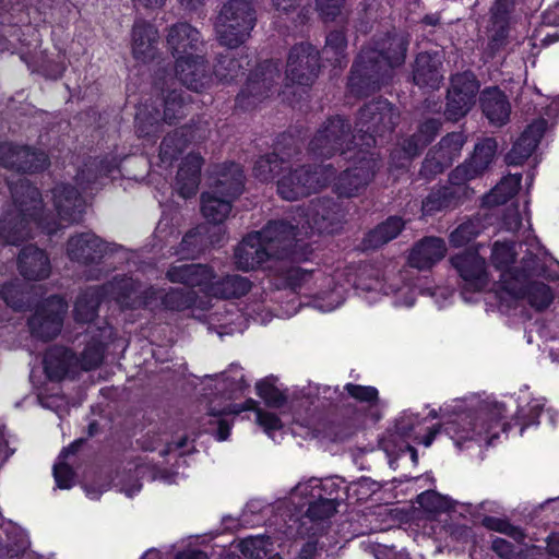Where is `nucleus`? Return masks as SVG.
Instances as JSON below:
<instances>
[{
	"instance_id": "nucleus-58",
	"label": "nucleus",
	"mask_w": 559,
	"mask_h": 559,
	"mask_svg": "<svg viewBox=\"0 0 559 559\" xmlns=\"http://www.w3.org/2000/svg\"><path fill=\"white\" fill-rule=\"evenodd\" d=\"M270 545L269 537L259 535L241 539L238 544V548L247 557L262 558L269 551Z\"/></svg>"
},
{
	"instance_id": "nucleus-39",
	"label": "nucleus",
	"mask_w": 559,
	"mask_h": 559,
	"mask_svg": "<svg viewBox=\"0 0 559 559\" xmlns=\"http://www.w3.org/2000/svg\"><path fill=\"white\" fill-rule=\"evenodd\" d=\"M44 369L50 380L59 381L71 371H75L74 354L62 347L47 350L44 357Z\"/></svg>"
},
{
	"instance_id": "nucleus-18",
	"label": "nucleus",
	"mask_w": 559,
	"mask_h": 559,
	"mask_svg": "<svg viewBox=\"0 0 559 559\" xmlns=\"http://www.w3.org/2000/svg\"><path fill=\"white\" fill-rule=\"evenodd\" d=\"M130 293L131 301H126L130 308H155L162 305L170 310H183L193 304V294L186 288H174L163 294L158 289L144 288L142 284L134 282V288H130Z\"/></svg>"
},
{
	"instance_id": "nucleus-10",
	"label": "nucleus",
	"mask_w": 559,
	"mask_h": 559,
	"mask_svg": "<svg viewBox=\"0 0 559 559\" xmlns=\"http://www.w3.org/2000/svg\"><path fill=\"white\" fill-rule=\"evenodd\" d=\"M255 21V11L248 1L225 2L215 22L218 41L228 48H237L249 38Z\"/></svg>"
},
{
	"instance_id": "nucleus-55",
	"label": "nucleus",
	"mask_w": 559,
	"mask_h": 559,
	"mask_svg": "<svg viewBox=\"0 0 559 559\" xmlns=\"http://www.w3.org/2000/svg\"><path fill=\"white\" fill-rule=\"evenodd\" d=\"M344 390L350 397L360 403L368 404L371 408L378 409L379 405L381 404L379 400V392L374 386L347 383L344 386ZM373 416L376 420L380 418V414L378 413Z\"/></svg>"
},
{
	"instance_id": "nucleus-28",
	"label": "nucleus",
	"mask_w": 559,
	"mask_h": 559,
	"mask_svg": "<svg viewBox=\"0 0 559 559\" xmlns=\"http://www.w3.org/2000/svg\"><path fill=\"white\" fill-rule=\"evenodd\" d=\"M175 72L183 85L195 92L209 88L214 82V76L201 52L192 58L175 61Z\"/></svg>"
},
{
	"instance_id": "nucleus-3",
	"label": "nucleus",
	"mask_w": 559,
	"mask_h": 559,
	"mask_svg": "<svg viewBox=\"0 0 559 559\" xmlns=\"http://www.w3.org/2000/svg\"><path fill=\"white\" fill-rule=\"evenodd\" d=\"M242 188L243 174L238 164L229 163L218 167L215 185L201 198L202 214L214 225L213 231L205 226L189 231L181 241L182 253L193 254L206 243L215 246L224 240L225 229L221 224L228 217L231 201L241 193Z\"/></svg>"
},
{
	"instance_id": "nucleus-16",
	"label": "nucleus",
	"mask_w": 559,
	"mask_h": 559,
	"mask_svg": "<svg viewBox=\"0 0 559 559\" xmlns=\"http://www.w3.org/2000/svg\"><path fill=\"white\" fill-rule=\"evenodd\" d=\"M380 269L373 265H362L358 269L353 281V286L361 293H380L395 295L394 305L399 307H412L415 301V290L404 283L401 274L382 278Z\"/></svg>"
},
{
	"instance_id": "nucleus-54",
	"label": "nucleus",
	"mask_w": 559,
	"mask_h": 559,
	"mask_svg": "<svg viewBox=\"0 0 559 559\" xmlns=\"http://www.w3.org/2000/svg\"><path fill=\"white\" fill-rule=\"evenodd\" d=\"M417 502L425 511L430 513L447 512L455 507V501L432 490L420 493Z\"/></svg>"
},
{
	"instance_id": "nucleus-61",
	"label": "nucleus",
	"mask_w": 559,
	"mask_h": 559,
	"mask_svg": "<svg viewBox=\"0 0 559 559\" xmlns=\"http://www.w3.org/2000/svg\"><path fill=\"white\" fill-rule=\"evenodd\" d=\"M543 408L544 402L540 399H534L527 404L526 407L520 408L518 419L521 420L522 424L520 431L521 435L523 433L525 427L537 423L536 419L538 418Z\"/></svg>"
},
{
	"instance_id": "nucleus-32",
	"label": "nucleus",
	"mask_w": 559,
	"mask_h": 559,
	"mask_svg": "<svg viewBox=\"0 0 559 559\" xmlns=\"http://www.w3.org/2000/svg\"><path fill=\"white\" fill-rule=\"evenodd\" d=\"M441 56L436 53L421 52L417 56L413 79L415 84L420 87L439 88L443 80V71L441 69Z\"/></svg>"
},
{
	"instance_id": "nucleus-50",
	"label": "nucleus",
	"mask_w": 559,
	"mask_h": 559,
	"mask_svg": "<svg viewBox=\"0 0 559 559\" xmlns=\"http://www.w3.org/2000/svg\"><path fill=\"white\" fill-rule=\"evenodd\" d=\"M455 190L452 187H442L431 191V193L423 202V213L432 215L443 209L455 204Z\"/></svg>"
},
{
	"instance_id": "nucleus-36",
	"label": "nucleus",
	"mask_w": 559,
	"mask_h": 559,
	"mask_svg": "<svg viewBox=\"0 0 559 559\" xmlns=\"http://www.w3.org/2000/svg\"><path fill=\"white\" fill-rule=\"evenodd\" d=\"M202 164L203 158L200 154L190 153L185 157L178 170L176 183V189L182 198L187 199L197 193Z\"/></svg>"
},
{
	"instance_id": "nucleus-49",
	"label": "nucleus",
	"mask_w": 559,
	"mask_h": 559,
	"mask_svg": "<svg viewBox=\"0 0 559 559\" xmlns=\"http://www.w3.org/2000/svg\"><path fill=\"white\" fill-rule=\"evenodd\" d=\"M217 385L231 399L236 392H241L248 384L240 366L231 364L227 370L216 376Z\"/></svg>"
},
{
	"instance_id": "nucleus-31",
	"label": "nucleus",
	"mask_w": 559,
	"mask_h": 559,
	"mask_svg": "<svg viewBox=\"0 0 559 559\" xmlns=\"http://www.w3.org/2000/svg\"><path fill=\"white\" fill-rule=\"evenodd\" d=\"M546 127L547 122L544 119H538L531 123L507 154V163L510 165H521L528 158L544 135Z\"/></svg>"
},
{
	"instance_id": "nucleus-24",
	"label": "nucleus",
	"mask_w": 559,
	"mask_h": 559,
	"mask_svg": "<svg viewBox=\"0 0 559 559\" xmlns=\"http://www.w3.org/2000/svg\"><path fill=\"white\" fill-rule=\"evenodd\" d=\"M0 164L17 171H38L47 167L48 157L41 151L2 143L0 144Z\"/></svg>"
},
{
	"instance_id": "nucleus-11",
	"label": "nucleus",
	"mask_w": 559,
	"mask_h": 559,
	"mask_svg": "<svg viewBox=\"0 0 559 559\" xmlns=\"http://www.w3.org/2000/svg\"><path fill=\"white\" fill-rule=\"evenodd\" d=\"M399 114L385 99H377L366 105L359 112L356 123V134L353 143L358 148L369 151L377 143V136L382 138L393 131Z\"/></svg>"
},
{
	"instance_id": "nucleus-29",
	"label": "nucleus",
	"mask_w": 559,
	"mask_h": 559,
	"mask_svg": "<svg viewBox=\"0 0 559 559\" xmlns=\"http://www.w3.org/2000/svg\"><path fill=\"white\" fill-rule=\"evenodd\" d=\"M51 195L61 222L71 224L81 219L84 201L76 190L66 185H58L52 189Z\"/></svg>"
},
{
	"instance_id": "nucleus-8",
	"label": "nucleus",
	"mask_w": 559,
	"mask_h": 559,
	"mask_svg": "<svg viewBox=\"0 0 559 559\" xmlns=\"http://www.w3.org/2000/svg\"><path fill=\"white\" fill-rule=\"evenodd\" d=\"M166 275L170 282L198 287L205 295L218 299L240 298L251 288L247 277L236 274L217 276L212 267L202 264L173 265Z\"/></svg>"
},
{
	"instance_id": "nucleus-59",
	"label": "nucleus",
	"mask_w": 559,
	"mask_h": 559,
	"mask_svg": "<svg viewBox=\"0 0 559 559\" xmlns=\"http://www.w3.org/2000/svg\"><path fill=\"white\" fill-rule=\"evenodd\" d=\"M145 469L146 467L144 465H138L133 475L122 476L116 486L119 487V490L127 497L132 498L141 490L142 485L139 481V477L144 476Z\"/></svg>"
},
{
	"instance_id": "nucleus-9",
	"label": "nucleus",
	"mask_w": 559,
	"mask_h": 559,
	"mask_svg": "<svg viewBox=\"0 0 559 559\" xmlns=\"http://www.w3.org/2000/svg\"><path fill=\"white\" fill-rule=\"evenodd\" d=\"M530 252L533 258L523 259L525 264L523 275L528 276L523 281L522 285H519L521 287V295L512 296L510 293L499 292L498 297L501 302H506L507 305L525 298L533 308L543 310L551 304L554 294L547 285L539 282H533L532 278L534 276L545 274L547 254L545 249L536 239H533L530 242Z\"/></svg>"
},
{
	"instance_id": "nucleus-33",
	"label": "nucleus",
	"mask_w": 559,
	"mask_h": 559,
	"mask_svg": "<svg viewBox=\"0 0 559 559\" xmlns=\"http://www.w3.org/2000/svg\"><path fill=\"white\" fill-rule=\"evenodd\" d=\"M204 139L197 129L192 127L185 126L175 131L168 133L162 144L159 150V157L163 163L171 164L173 160L177 158V156L188 146V144L193 142H199Z\"/></svg>"
},
{
	"instance_id": "nucleus-45",
	"label": "nucleus",
	"mask_w": 559,
	"mask_h": 559,
	"mask_svg": "<svg viewBox=\"0 0 559 559\" xmlns=\"http://www.w3.org/2000/svg\"><path fill=\"white\" fill-rule=\"evenodd\" d=\"M479 85L472 72H464L455 74L451 80V90L453 95L464 96L463 109L475 104V96L478 92Z\"/></svg>"
},
{
	"instance_id": "nucleus-47",
	"label": "nucleus",
	"mask_w": 559,
	"mask_h": 559,
	"mask_svg": "<svg viewBox=\"0 0 559 559\" xmlns=\"http://www.w3.org/2000/svg\"><path fill=\"white\" fill-rule=\"evenodd\" d=\"M81 443L82 440H76L68 448H64L58 456V462L53 465V477L57 487L60 489H70L74 484V473L71 467L64 463V460L69 454H73Z\"/></svg>"
},
{
	"instance_id": "nucleus-40",
	"label": "nucleus",
	"mask_w": 559,
	"mask_h": 559,
	"mask_svg": "<svg viewBox=\"0 0 559 559\" xmlns=\"http://www.w3.org/2000/svg\"><path fill=\"white\" fill-rule=\"evenodd\" d=\"M142 445L144 450L158 452L163 457L169 454L182 455L191 452L193 449L192 441L188 437L181 436L175 442H169L166 433L147 436Z\"/></svg>"
},
{
	"instance_id": "nucleus-41",
	"label": "nucleus",
	"mask_w": 559,
	"mask_h": 559,
	"mask_svg": "<svg viewBox=\"0 0 559 559\" xmlns=\"http://www.w3.org/2000/svg\"><path fill=\"white\" fill-rule=\"evenodd\" d=\"M404 223L399 217H390L364 238V249H377L394 239L403 229Z\"/></svg>"
},
{
	"instance_id": "nucleus-60",
	"label": "nucleus",
	"mask_w": 559,
	"mask_h": 559,
	"mask_svg": "<svg viewBox=\"0 0 559 559\" xmlns=\"http://www.w3.org/2000/svg\"><path fill=\"white\" fill-rule=\"evenodd\" d=\"M241 66L235 59L223 57L214 69V75L219 81H231L238 76Z\"/></svg>"
},
{
	"instance_id": "nucleus-26",
	"label": "nucleus",
	"mask_w": 559,
	"mask_h": 559,
	"mask_svg": "<svg viewBox=\"0 0 559 559\" xmlns=\"http://www.w3.org/2000/svg\"><path fill=\"white\" fill-rule=\"evenodd\" d=\"M167 45L175 61H177L183 58H192L202 52L203 39L195 27L180 22L169 28Z\"/></svg>"
},
{
	"instance_id": "nucleus-15",
	"label": "nucleus",
	"mask_w": 559,
	"mask_h": 559,
	"mask_svg": "<svg viewBox=\"0 0 559 559\" xmlns=\"http://www.w3.org/2000/svg\"><path fill=\"white\" fill-rule=\"evenodd\" d=\"M130 288H134V281L130 277H115L114 281L102 287H90L76 299L74 305L75 320L90 322L96 317L97 307L107 298L116 300L120 306L130 308L126 301H131Z\"/></svg>"
},
{
	"instance_id": "nucleus-62",
	"label": "nucleus",
	"mask_w": 559,
	"mask_h": 559,
	"mask_svg": "<svg viewBox=\"0 0 559 559\" xmlns=\"http://www.w3.org/2000/svg\"><path fill=\"white\" fill-rule=\"evenodd\" d=\"M1 297L9 307L15 310H21L25 306L24 294L15 282L2 287Z\"/></svg>"
},
{
	"instance_id": "nucleus-20",
	"label": "nucleus",
	"mask_w": 559,
	"mask_h": 559,
	"mask_svg": "<svg viewBox=\"0 0 559 559\" xmlns=\"http://www.w3.org/2000/svg\"><path fill=\"white\" fill-rule=\"evenodd\" d=\"M319 55L309 43L295 45L288 55L286 79L293 84L310 85L318 75Z\"/></svg>"
},
{
	"instance_id": "nucleus-52",
	"label": "nucleus",
	"mask_w": 559,
	"mask_h": 559,
	"mask_svg": "<svg viewBox=\"0 0 559 559\" xmlns=\"http://www.w3.org/2000/svg\"><path fill=\"white\" fill-rule=\"evenodd\" d=\"M464 143L465 138L462 133L452 132L442 138L438 148H435L433 151L443 159V162L449 167L453 163V160L456 157H459Z\"/></svg>"
},
{
	"instance_id": "nucleus-46",
	"label": "nucleus",
	"mask_w": 559,
	"mask_h": 559,
	"mask_svg": "<svg viewBox=\"0 0 559 559\" xmlns=\"http://www.w3.org/2000/svg\"><path fill=\"white\" fill-rule=\"evenodd\" d=\"M117 166L115 158H111L110 160L93 159L88 162V164L85 165V168L78 174L76 181L80 187L85 190V182L90 185L95 182L98 177L111 175L117 169Z\"/></svg>"
},
{
	"instance_id": "nucleus-17",
	"label": "nucleus",
	"mask_w": 559,
	"mask_h": 559,
	"mask_svg": "<svg viewBox=\"0 0 559 559\" xmlns=\"http://www.w3.org/2000/svg\"><path fill=\"white\" fill-rule=\"evenodd\" d=\"M253 409L257 415V424L261 426L265 433L273 437V432L282 429L281 419L273 413L263 412L257 407L254 400H248L245 404H228L224 407L212 405L210 407L209 416L210 425L214 426L217 433V439L224 441L228 438L230 431V423L223 417L226 414H239L243 411Z\"/></svg>"
},
{
	"instance_id": "nucleus-27",
	"label": "nucleus",
	"mask_w": 559,
	"mask_h": 559,
	"mask_svg": "<svg viewBox=\"0 0 559 559\" xmlns=\"http://www.w3.org/2000/svg\"><path fill=\"white\" fill-rule=\"evenodd\" d=\"M439 129L440 122L435 119L421 123L416 134L405 140L401 147L391 153L392 165L396 168L406 167L411 159L435 139Z\"/></svg>"
},
{
	"instance_id": "nucleus-43",
	"label": "nucleus",
	"mask_w": 559,
	"mask_h": 559,
	"mask_svg": "<svg viewBox=\"0 0 559 559\" xmlns=\"http://www.w3.org/2000/svg\"><path fill=\"white\" fill-rule=\"evenodd\" d=\"M347 40L342 31H333L329 33L325 46L322 49V58L330 62L333 67H344L347 64Z\"/></svg>"
},
{
	"instance_id": "nucleus-25",
	"label": "nucleus",
	"mask_w": 559,
	"mask_h": 559,
	"mask_svg": "<svg viewBox=\"0 0 559 559\" xmlns=\"http://www.w3.org/2000/svg\"><path fill=\"white\" fill-rule=\"evenodd\" d=\"M110 250L109 245L91 231L72 236L67 245L69 259L84 265L98 262Z\"/></svg>"
},
{
	"instance_id": "nucleus-44",
	"label": "nucleus",
	"mask_w": 559,
	"mask_h": 559,
	"mask_svg": "<svg viewBox=\"0 0 559 559\" xmlns=\"http://www.w3.org/2000/svg\"><path fill=\"white\" fill-rule=\"evenodd\" d=\"M337 488H332L326 493H313L316 500L310 502L307 510L311 520H325L336 512Z\"/></svg>"
},
{
	"instance_id": "nucleus-57",
	"label": "nucleus",
	"mask_w": 559,
	"mask_h": 559,
	"mask_svg": "<svg viewBox=\"0 0 559 559\" xmlns=\"http://www.w3.org/2000/svg\"><path fill=\"white\" fill-rule=\"evenodd\" d=\"M241 318L242 316L235 308L233 310H225L224 312H211L207 316L210 325L217 329L219 335L234 333L235 329L231 328V324Z\"/></svg>"
},
{
	"instance_id": "nucleus-53",
	"label": "nucleus",
	"mask_w": 559,
	"mask_h": 559,
	"mask_svg": "<svg viewBox=\"0 0 559 559\" xmlns=\"http://www.w3.org/2000/svg\"><path fill=\"white\" fill-rule=\"evenodd\" d=\"M337 485L331 478L318 479L310 478L307 481L299 483L294 488V495L300 498L309 499V503L314 501L313 493H326L332 488H336Z\"/></svg>"
},
{
	"instance_id": "nucleus-48",
	"label": "nucleus",
	"mask_w": 559,
	"mask_h": 559,
	"mask_svg": "<svg viewBox=\"0 0 559 559\" xmlns=\"http://www.w3.org/2000/svg\"><path fill=\"white\" fill-rule=\"evenodd\" d=\"M289 154H283L280 156L278 153H272L270 155L263 156L255 162L254 165V175L261 181H269L274 178L275 175H280L284 169V165L288 163Z\"/></svg>"
},
{
	"instance_id": "nucleus-51",
	"label": "nucleus",
	"mask_w": 559,
	"mask_h": 559,
	"mask_svg": "<svg viewBox=\"0 0 559 559\" xmlns=\"http://www.w3.org/2000/svg\"><path fill=\"white\" fill-rule=\"evenodd\" d=\"M485 228L479 217L471 218L459 225L450 235V243L453 247H463L475 239Z\"/></svg>"
},
{
	"instance_id": "nucleus-22",
	"label": "nucleus",
	"mask_w": 559,
	"mask_h": 559,
	"mask_svg": "<svg viewBox=\"0 0 559 559\" xmlns=\"http://www.w3.org/2000/svg\"><path fill=\"white\" fill-rule=\"evenodd\" d=\"M497 150L493 139H485L475 146L474 154L469 160L457 166L450 174L452 186H462L484 174L491 164Z\"/></svg>"
},
{
	"instance_id": "nucleus-42",
	"label": "nucleus",
	"mask_w": 559,
	"mask_h": 559,
	"mask_svg": "<svg viewBox=\"0 0 559 559\" xmlns=\"http://www.w3.org/2000/svg\"><path fill=\"white\" fill-rule=\"evenodd\" d=\"M520 187L521 175L506 176L484 197L483 204L487 207L502 205L519 192Z\"/></svg>"
},
{
	"instance_id": "nucleus-23",
	"label": "nucleus",
	"mask_w": 559,
	"mask_h": 559,
	"mask_svg": "<svg viewBox=\"0 0 559 559\" xmlns=\"http://www.w3.org/2000/svg\"><path fill=\"white\" fill-rule=\"evenodd\" d=\"M280 78V69L275 62L265 61L250 75L245 88L238 95L241 105H255L269 96L275 81Z\"/></svg>"
},
{
	"instance_id": "nucleus-34",
	"label": "nucleus",
	"mask_w": 559,
	"mask_h": 559,
	"mask_svg": "<svg viewBox=\"0 0 559 559\" xmlns=\"http://www.w3.org/2000/svg\"><path fill=\"white\" fill-rule=\"evenodd\" d=\"M426 418H419L418 414L403 412L395 420L394 432L405 440H412L416 443L430 447L438 430L429 428L426 435L421 433V425Z\"/></svg>"
},
{
	"instance_id": "nucleus-21",
	"label": "nucleus",
	"mask_w": 559,
	"mask_h": 559,
	"mask_svg": "<svg viewBox=\"0 0 559 559\" xmlns=\"http://www.w3.org/2000/svg\"><path fill=\"white\" fill-rule=\"evenodd\" d=\"M67 302L58 296L48 298L29 320V328L38 338L51 340L61 331Z\"/></svg>"
},
{
	"instance_id": "nucleus-38",
	"label": "nucleus",
	"mask_w": 559,
	"mask_h": 559,
	"mask_svg": "<svg viewBox=\"0 0 559 559\" xmlns=\"http://www.w3.org/2000/svg\"><path fill=\"white\" fill-rule=\"evenodd\" d=\"M157 39V31L152 24L136 22L132 32V52L134 58L143 62L153 58Z\"/></svg>"
},
{
	"instance_id": "nucleus-35",
	"label": "nucleus",
	"mask_w": 559,
	"mask_h": 559,
	"mask_svg": "<svg viewBox=\"0 0 559 559\" xmlns=\"http://www.w3.org/2000/svg\"><path fill=\"white\" fill-rule=\"evenodd\" d=\"M19 269L27 280H44L50 274V262L43 250L28 246L23 248L20 253Z\"/></svg>"
},
{
	"instance_id": "nucleus-63",
	"label": "nucleus",
	"mask_w": 559,
	"mask_h": 559,
	"mask_svg": "<svg viewBox=\"0 0 559 559\" xmlns=\"http://www.w3.org/2000/svg\"><path fill=\"white\" fill-rule=\"evenodd\" d=\"M447 167L448 165L443 162V159L432 150L428 153L423 163L420 175L424 178L429 179L438 174H441Z\"/></svg>"
},
{
	"instance_id": "nucleus-30",
	"label": "nucleus",
	"mask_w": 559,
	"mask_h": 559,
	"mask_svg": "<svg viewBox=\"0 0 559 559\" xmlns=\"http://www.w3.org/2000/svg\"><path fill=\"white\" fill-rule=\"evenodd\" d=\"M445 252L447 246L443 239L426 237L413 247L408 263L418 270H429L444 258Z\"/></svg>"
},
{
	"instance_id": "nucleus-5",
	"label": "nucleus",
	"mask_w": 559,
	"mask_h": 559,
	"mask_svg": "<svg viewBox=\"0 0 559 559\" xmlns=\"http://www.w3.org/2000/svg\"><path fill=\"white\" fill-rule=\"evenodd\" d=\"M14 201V211L0 221V237L9 245H19L28 237H33V227L41 228L51 235L62 226L56 225L38 217L41 211L39 191L27 180L21 179L11 187Z\"/></svg>"
},
{
	"instance_id": "nucleus-1",
	"label": "nucleus",
	"mask_w": 559,
	"mask_h": 559,
	"mask_svg": "<svg viewBox=\"0 0 559 559\" xmlns=\"http://www.w3.org/2000/svg\"><path fill=\"white\" fill-rule=\"evenodd\" d=\"M338 205L330 199L311 202L307 212L298 211L295 224L271 222L262 230L249 234L236 247L234 263L238 270L249 272L258 269L272 270L278 260L307 259L304 237L313 233H334L341 223Z\"/></svg>"
},
{
	"instance_id": "nucleus-12",
	"label": "nucleus",
	"mask_w": 559,
	"mask_h": 559,
	"mask_svg": "<svg viewBox=\"0 0 559 559\" xmlns=\"http://www.w3.org/2000/svg\"><path fill=\"white\" fill-rule=\"evenodd\" d=\"M282 173L277 180V192L287 201H294L318 192L326 187L334 177L332 165H320L311 170L304 166L294 167L289 159L284 165Z\"/></svg>"
},
{
	"instance_id": "nucleus-2",
	"label": "nucleus",
	"mask_w": 559,
	"mask_h": 559,
	"mask_svg": "<svg viewBox=\"0 0 559 559\" xmlns=\"http://www.w3.org/2000/svg\"><path fill=\"white\" fill-rule=\"evenodd\" d=\"M349 127L345 121L335 117L329 119L311 140L309 151L317 157H331L336 152L353 162V166L344 170L335 183V191L342 197L359 194L372 180L379 168V160L373 152L356 146L344 147L348 140Z\"/></svg>"
},
{
	"instance_id": "nucleus-64",
	"label": "nucleus",
	"mask_w": 559,
	"mask_h": 559,
	"mask_svg": "<svg viewBox=\"0 0 559 559\" xmlns=\"http://www.w3.org/2000/svg\"><path fill=\"white\" fill-rule=\"evenodd\" d=\"M257 391L259 396L262 397L270 406H281L285 401V397L280 390L267 381H260L257 383Z\"/></svg>"
},
{
	"instance_id": "nucleus-37",
	"label": "nucleus",
	"mask_w": 559,
	"mask_h": 559,
	"mask_svg": "<svg viewBox=\"0 0 559 559\" xmlns=\"http://www.w3.org/2000/svg\"><path fill=\"white\" fill-rule=\"evenodd\" d=\"M481 108L490 123L503 126L509 121L511 107L504 94L496 87L485 90L480 97Z\"/></svg>"
},
{
	"instance_id": "nucleus-4",
	"label": "nucleus",
	"mask_w": 559,
	"mask_h": 559,
	"mask_svg": "<svg viewBox=\"0 0 559 559\" xmlns=\"http://www.w3.org/2000/svg\"><path fill=\"white\" fill-rule=\"evenodd\" d=\"M453 417L443 424V430L456 448L467 449L473 444L490 445L501 431L509 426L502 423L506 413L504 404L497 401H483L474 407L454 406Z\"/></svg>"
},
{
	"instance_id": "nucleus-6",
	"label": "nucleus",
	"mask_w": 559,
	"mask_h": 559,
	"mask_svg": "<svg viewBox=\"0 0 559 559\" xmlns=\"http://www.w3.org/2000/svg\"><path fill=\"white\" fill-rule=\"evenodd\" d=\"M407 40L402 35H389L377 41L374 47L365 48L352 68L349 85L359 93L370 85L379 86L390 71L404 63Z\"/></svg>"
},
{
	"instance_id": "nucleus-19",
	"label": "nucleus",
	"mask_w": 559,
	"mask_h": 559,
	"mask_svg": "<svg viewBox=\"0 0 559 559\" xmlns=\"http://www.w3.org/2000/svg\"><path fill=\"white\" fill-rule=\"evenodd\" d=\"M453 267L463 281L462 297L469 301L466 294L484 290L489 283L486 261L476 251H466L451 258Z\"/></svg>"
},
{
	"instance_id": "nucleus-13",
	"label": "nucleus",
	"mask_w": 559,
	"mask_h": 559,
	"mask_svg": "<svg viewBox=\"0 0 559 559\" xmlns=\"http://www.w3.org/2000/svg\"><path fill=\"white\" fill-rule=\"evenodd\" d=\"M163 117L156 107L143 104L135 115V128L140 138L154 139L162 131L164 123L171 124L186 116L187 104L181 93L173 90L163 99Z\"/></svg>"
},
{
	"instance_id": "nucleus-56",
	"label": "nucleus",
	"mask_w": 559,
	"mask_h": 559,
	"mask_svg": "<svg viewBox=\"0 0 559 559\" xmlns=\"http://www.w3.org/2000/svg\"><path fill=\"white\" fill-rule=\"evenodd\" d=\"M104 357V347L99 342L88 344L80 357L74 355L75 369L92 370L98 367Z\"/></svg>"
},
{
	"instance_id": "nucleus-7",
	"label": "nucleus",
	"mask_w": 559,
	"mask_h": 559,
	"mask_svg": "<svg viewBox=\"0 0 559 559\" xmlns=\"http://www.w3.org/2000/svg\"><path fill=\"white\" fill-rule=\"evenodd\" d=\"M350 273L337 271L330 275L323 271H308L299 266H292L283 272L286 284L296 293L309 297L312 307L323 312L333 311L340 307L346 296Z\"/></svg>"
},
{
	"instance_id": "nucleus-14",
	"label": "nucleus",
	"mask_w": 559,
	"mask_h": 559,
	"mask_svg": "<svg viewBox=\"0 0 559 559\" xmlns=\"http://www.w3.org/2000/svg\"><path fill=\"white\" fill-rule=\"evenodd\" d=\"M523 234H526L525 236V246L526 253L522 258H533V255L530 252V242L533 239H538L531 235V224L527 219V228L523 230ZM515 252L513 249V246L507 242H500L496 241L492 247L491 252V263L492 265L501 272L499 283L497 286V295L499 292L510 293L512 296H520L521 295V287L518 285H522L523 281L528 275H523V272L525 270V264L523 260H521V266L510 267L511 263L514 262Z\"/></svg>"
}]
</instances>
